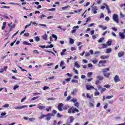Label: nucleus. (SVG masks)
<instances>
[{
  "instance_id": "obj_45",
  "label": "nucleus",
  "mask_w": 125,
  "mask_h": 125,
  "mask_svg": "<svg viewBox=\"0 0 125 125\" xmlns=\"http://www.w3.org/2000/svg\"><path fill=\"white\" fill-rule=\"evenodd\" d=\"M33 53H36L37 54H39L40 52L38 51V50H33Z\"/></svg>"
},
{
  "instance_id": "obj_40",
  "label": "nucleus",
  "mask_w": 125,
  "mask_h": 125,
  "mask_svg": "<svg viewBox=\"0 0 125 125\" xmlns=\"http://www.w3.org/2000/svg\"><path fill=\"white\" fill-rule=\"evenodd\" d=\"M77 89H73V90L71 94L74 95V94H75V93H76L77 92Z\"/></svg>"
},
{
  "instance_id": "obj_19",
  "label": "nucleus",
  "mask_w": 125,
  "mask_h": 125,
  "mask_svg": "<svg viewBox=\"0 0 125 125\" xmlns=\"http://www.w3.org/2000/svg\"><path fill=\"white\" fill-rule=\"evenodd\" d=\"M67 51V49H63L62 51L61 52V55L62 56H63V55H65V52Z\"/></svg>"
},
{
  "instance_id": "obj_61",
  "label": "nucleus",
  "mask_w": 125,
  "mask_h": 125,
  "mask_svg": "<svg viewBox=\"0 0 125 125\" xmlns=\"http://www.w3.org/2000/svg\"><path fill=\"white\" fill-rule=\"evenodd\" d=\"M97 87L98 88V89H101L102 88V87L100 85H97Z\"/></svg>"
},
{
  "instance_id": "obj_56",
  "label": "nucleus",
  "mask_w": 125,
  "mask_h": 125,
  "mask_svg": "<svg viewBox=\"0 0 125 125\" xmlns=\"http://www.w3.org/2000/svg\"><path fill=\"white\" fill-rule=\"evenodd\" d=\"M107 33H110V31H105L104 32V33L103 34V36H105V35H106V34H107Z\"/></svg>"
},
{
  "instance_id": "obj_39",
  "label": "nucleus",
  "mask_w": 125,
  "mask_h": 125,
  "mask_svg": "<svg viewBox=\"0 0 125 125\" xmlns=\"http://www.w3.org/2000/svg\"><path fill=\"white\" fill-rule=\"evenodd\" d=\"M102 45H103V48H107V46H108V45L104 43H103Z\"/></svg>"
},
{
  "instance_id": "obj_17",
  "label": "nucleus",
  "mask_w": 125,
  "mask_h": 125,
  "mask_svg": "<svg viewBox=\"0 0 125 125\" xmlns=\"http://www.w3.org/2000/svg\"><path fill=\"white\" fill-rule=\"evenodd\" d=\"M99 28H101L103 31H105V30H107V26H104L103 25L100 24L98 25Z\"/></svg>"
},
{
  "instance_id": "obj_47",
  "label": "nucleus",
  "mask_w": 125,
  "mask_h": 125,
  "mask_svg": "<svg viewBox=\"0 0 125 125\" xmlns=\"http://www.w3.org/2000/svg\"><path fill=\"white\" fill-rule=\"evenodd\" d=\"M90 53L89 52H85V57H87V56H90Z\"/></svg>"
},
{
  "instance_id": "obj_44",
  "label": "nucleus",
  "mask_w": 125,
  "mask_h": 125,
  "mask_svg": "<svg viewBox=\"0 0 125 125\" xmlns=\"http://www.w3.org/2000/svg\"><path fill=\"white\" fill-rule=\"evenodd\" d=\"M49 88V87L45 86L42 88V89L43 90H46V89H48Z\"/></svg>"
},
{
  "instance_id": "obj_28",
  "label": "nucleus",
  "mask_w": 125,
  "mask_h": 125,
  "mask_svg": "<svg viewBox=\"0 0 125 125\" xmlns=\"http://www.w3.org/2000/svg\"><path fill=\"white\" fill-rule=\"evenodd\" d=\"M71 83H79V81L75 79H73L71 80Z\"/></svg>"
},
{
  "instance_id": "obj_29",
  "label": "nucleus",
  "mask_w": 125,
  "mask_h": 125,
  "mask_svg": "<svg viewBox=\"0 0 125 125\" xmlns=\"http://www.w3.org/2000/svg\"><path fill=\"white\" fill-rule=\"evenodd\" d=\"M106 44L109 46V45H111L112 44V41H108L106 42Z\"/></svg>"
},
{
  "instance_id": "obj_41",
  "label": "nucleus",
  "mask_w": 125,
  "mask_h": 125,
  "mask_svg": "<svg viewBox=\"0 0 125 125\" xmlns=\"http://www.w3.org/2000/svg\"><path fill=\"white\" fill-rule=\"evenodd\" d=\"M111 98H113V96H107L106 97L105 99H111Z\"/></svg>"
},
{
  "instance_id": "obj_9",
  "label": "nucleus",
  "mask_w": 125,
  "mask_h": 125,
  "mask_svg": "<svg viewBox=\"0 0 125 125\" xmlns=\"http://www.w3.org/2000/svg\"><path fill=\"white\" fill-rule=\"evenodd\" d=\"M107 63V61L104 60V61H100L99 62V64L98 65V67H102L103 65L101 64H106Z\"/></svg>"
},
{
  "instance_id": "obj_54",
  "label": "nucleus",
  "mask_w": 125,
  "mask_h": 125,
  "mask_svg": "<svg viewBox=\"0 0 125 125\" xmlns=\"http://www.w3.org/2000/svg\"><path fill=\"white\" fill-rule=\"evenodd\" d=\"M105 21H110V18L109 17L107 16L105 18Z\"/></svg>"
},
{
  "instance_id": "obj_57",
  "label": "nucleus",
  "mask_w": 125,
  "mask_h": 125,
  "mask_svg": "<svg viewBox=\"0 0 125 125\" xmlns=\"http://www.w3.org/2000/svg\"><path fill=\"white\" fill-rule=\"evenodd\" d=\"M24 37H29V36H30V33H24Z\"/></svg>"
},
{
  "instance_id": "obj_16",
  "label": "nucleus",
  "mask_w": 125,
  "mask_h": 125,
  "mask_svg": "<svg viewBox=\"0 0 125 125\" xmlns=\"http://www.w3.org/2000/svg\"><path fill=\"white\" fill-rule=\"evenodd\" d=\"M42 105V104L41 103L38 104V108L40 110H43V109H45V106H43V105Z\"/></svg>"
},
{
  "instance_id": "obj_53",
  "label": "nucleus",
  "mask_w": 125,
  "mask_h": 125,
  "mask_svg": "<svg viewBox=\"0 0 125 125\" xmlns=\"http://www.w3.org/2000/svg\"><path fill=\"white\" fill-rule=\"evenodd\" d=\"M44 17H45V15L43 14L40 16V18L41 19H42V18H44Z\"/></svg>"
},
{
  "instance_id": "obj_60",
  "label": "nucleus",
  "mask_w": 125,
  "mask_h": 125,
  "mask_svg": "<svg viewBox=\"0 0 125 125\" xmlns=\"http://www.w3.org/2000/svg\"><path fill=\"white\" fill-rule=\"evenodd\" d=\"M1 8H8L9 9L10 8V7H9V6H4L2 7H1Z\"/></svg>"
},
{
  "instance_id": "obj_1",
  "label": "nucleus",
  "mask_w": 125,
  "mask_h": 125,
  "mask_svg": "<svg viewBox=\"0 0 125 125\" xmlns=\"http://www.w3.org/2000/svg\"><path fill=\"white\" fill-rule=\"evenodd\" d=\"M110 71V69H109V68H104L102 69V72L104 74V76L105 77V78H109L110 77V75H111L110 74V73H107L108 71Z\"/></svg>"
},
{
  "instance_id": "obj_49",
  "label": "nucleus",
  "mask_w": 125,
  "mask_h": 125,
  "mask_svg": "<svg viewBox=\"0 0 125 125\" xmlns=\"http://www.w3.org/2000/svg\"><path fill=\"white\" fill-rule=\"evenodd\" d=\"M86 97L87 98H89V99H91V96L88 93H86Z\"/></svg>"
},
{
  "instance_id": "obj_18",
  "label": "nucleus",
  "mask_w": 125,
  "mask_h": 125,
  "mask_svg": "<svg viewBox=\"0 0 125 125\" xmlns=\"http://www.w3.org/2000/svg\"><path fill=\"white\" fill-rule=\"evenodd\" d=\"M109 56H105V55H103L101 56L100 58L101 59H108L109 58Z\"/></svg>"
},
{
  "instance_id": "obj_8",
  "label": "nucleus",
  "mask_w": 125,
  "mask_h": 125,
  "mask_svg": "<svg viewBox=\"0 0 125 125\" xmlns=\"http://www.w3.org/2000/svg\"><path fill=\"white\" fill-rule=\"evenodd\" d=\"M86 88L87 90H91V89H95V90H97V89L94 88V87L90 85H86Z\"/></svg>"
},
{
  "instance_id": "obj_42",
  "label": "nucleus",
  "mask_w": 125,
  "mask_h": 125,
  "mask_svg": "<svg viewBox=\"0 0 125 125\" xmlns=\"http://www.w3.org/2000/svg\"><path fill=\"white\" fill-rule=\"evenodd\" d=\"M104 5L105 6V8L106 9H107V10H108V9H110V7H109V6H108V5H106L105 3H104Z\"/></svg>"
},
{
  "instance_id": "obj_7",
  "label": "nucleus",
  "mask_w": 125,
  "mask_h": 125,
  "mask_svg": "<svg viewBox=\"0 0 125 125\" xmlns=\"http://www.w3.org/2000/svg\"><path fill=\"white\" fill-rule=\"evenodd\" d=\"M28 105H20L19 106L15 107L14 109L16 110H21V109H23V108H27Z\"/></svg>"
},
{
  "instance_id": "obj_24",
  "label": "nucleus",
  "mask_w": 125,
  "mask_h": 125,
  "mask_svg": "<svg viewBox=\"0 0 125 125\" xmlns=\"http://www.w3.org/2000/svg\"><path fill=\"white\" fill-rule=\"evenodd\" d=\"M74 105L75 107H77V108H79L80 107V103H79V102L75 103L74 104Z\"/></svg>"
},
{
  "instance_id": "obj_15",
  "label": "nucleus",
  "mask_w": 125,
  "mask_h": 125,
  "mask_svg": "<svg viewBox=\"0 0 125 125\" xmlns=\"http://www.w3.org/2000/svg\"><path fill=\"white\" fill-rule=\"evenodd\" d=\"M118 56L119 58L123 57V56H125V52L120 51L118 53Z\"/></svg>"
},
{
  "instance_id": "obj_25",
  "label": "nucleus",
  "mask_w": 125,
  "mask_h": 125,
  "mask_svg": "<svg viewBox=\"0 0 125 125\" xmlns=\"http://www.w3.org/2000/svg\"><path fill=\"white\" fill-rule=\"evenodd\" d=\"M74 42H75V40H74V39H73L72 38L69 39V43H70V44H73V43H74Z\"/></svg>"
},
{
  "instance_id": "obj_34",
  "label": "nucleus",
  "mask_w": 125,
  "mask_h": 125,
  "mask_svg": "<svg viewBox=\"0 0 125 125\" xmlns=\"http://www.w3.org/2000/svg\"><path fill=\"white\" fill-rule=\"evenodd\" d=\"M71 102H73V103H76L78 101V100H77V99H72L71 100Z\"/></svg>"
},
{
  "instance_id": "obj_37",
  "label": "nucleus",
  "mask_w": 125,
  "mask_h": 125,
  "mask_svg": "<svg viewBox=\"0 0 125 125\" xmlns=\"http://www.w3.org/2000/svg\"><path fill=\"white\" fill-rule=\"evenodd\" d=\"M35 40L36 42H40V37H39L38 36L35 37Z\"/></svg>"
},
{
  "instance_id": "obj_59",
  "label": "nucleus",
  "mask_w": 125,
  "mask_h": 125,
  "mask_svg": "<svg viewBox=\"0 0 125 125\" xmlns=\"http://www.w3.org/2000/svg\"><path fill=\"white\" fill-rule=\"evenodd\" d=\"M38 98H39V97H34L31 99V101H32L33 100H36V99H38Z\"/></svg>"
},
{
  "instance_id": "obj_55",
  "label": "nucleus",
  "mask_w": 125,
  "mask_h": 125,
  "mask_svg": "<svg viewBox=\"0 0 125 125\" xmlns=\"http://www.w3.org/2000/svg\"><path fill=\"white\" fill-rule=\"evenodd\" d=\"M71 81V78H67L65 79V81L66 82V83H69Z\"/></svg>"
},
{
  "instance_id": "obj_21",
  "label": "nucleus",
  "mask_w": 125,
  "mask_h": 125,
  "mask_svg": "<svg viewBox=\"0 0 125 125\" xmlns=\"http://www.w3.org/2000/svg\"><path fill=\"white\" fill-rule=\"evenodd\" d=\"M42 38L45 41H47V35L46 34H45L44 35L42 36Z\"/></svg>"
},
{
  "instance_id": "obj_30",
  "label": "nucleus",
  "mask_w": 125,
  "mask_h": 125,
  "mask_svg": "<svg viewBox=\"0 0 125 125\" xmlns=\"http://www.w3.org/2000/svg\"><path fill=\"white\" fill-rule=\"evenodd\" d=\"M3 108H8L9 107V104H6L2 106Z\"/></svg>"
},
{
  "instance_id": "obj_62",
  "label": "nucleus",
  "mask_w": 125,
  "mask_h": 125,
  "mask_svg": "<svg viewBox=\"0 0 125 125\" xmlns=\"http://www.w3.org/2000/svg\"><path fill=\"white\" fill-rule=\"evenodd\" d=\"M63 65H64V62L61 61V63H60V66L62 67L63 66Z\"/></svg>"
},
{
  "instance_id": "obj_46",
  "label": "nucleus",
  "mask_w": 125,
  "mask_h": 125,
  "mask_svg": "<svg viewBox=\"0 0 125 125\" xmlns=\"http://www.w3.org/2000/svg\"><path fill=\"white\" fill-rule=\"evenodd\" d=\"M68 7H69V5H67L65 7H62V10H65V9L68 8Z\"/></svg>"
},
{
  "instance_id": "obj_4",
  "label": "nucleus",
  "mask_w": 125,
  "mask_h": 125,
  "mask_svg": "<svg viewBox=\"0 0 125 125\" xmlns=\"http://www.w3.org/2000/svg\"><path fill=\"white\" fill-rule=\"evenodd\" d=\"M113 20H114V21H115V22L118 23H119V16H118V15H117L116 14H113Z\"/></svg>"
},
{
  "instance_id": "obj_13",
  "label": "nucleus",
  "mask_w": 125,
  "mask_h": 125,
  "mask_svg": "<svg viewBox=\"0 0 125 125\" xmlns=\"http://www.w3.org/2000/svg\"><path fill=\"white\" fill-rule=\"evenodd\" d=\"M57 113V111L55 110H53L52 113H48L49 114V117H53L55 116V114Z\"/></svg>"
},
{
  "instance_id": "obj_52",
  "label": "nucleus",
  "mask_w": 125,
  "mask_h": 125,
  "mask_svg": "<svg viewBox=\"0 0 125 125\" xmlns=\"http://www.w3.org/2000/svg\"><path fill=\"white\" fill-rule=\"evenodd\" d=\"M93 64H96L97 62H98V61L97 60H93L92 61Z\"/></svg>"
},
{
  "instance_id": "obj_26",
  "label": "nucleus",
  "mask_w": 125,
  "mask_h": 125,
  "mask_svg": "<svg viewBox=\"0 0 125 125\" xmlns=\"http://www.w3.org/2000/svg\"><path fill=\"white\" fill-rule=\"evenodd\" d=\"M70 123H73V122H74V121L75 120V118L73 116H70Z\"/></svg>"
},
{
  "instance_id": "obj_6",
  "label": "nucleus",
  "mask_w": 125,
  "mask_h": 125,
  "mask_svg": "<svg viewBox=\"0 0 125 125\" xmlns=\"http://www.w3.org/2000/svg\"><path fill=\"white\" fill-rule=\"evenodd\" d=\"M97 10H98V8L96 6H94L92 7L91 11L94 14H96L97 13Z\"/></svg>"
},
{
  "instance_id": "obj_50",
  "label": "nucleus",
  "mask_w": 125,
  "mask_h": 125,
  "mask_svg": "<svg viewBox=\"0 0 125 125\" xmlns=\"http://www.w3.org/2000/svg\"><path fill=\"white\" fill-rule=\"evenodd\" d=\"M19 87V86L16 85L14 86L13 89L14 90H15L16 89L18 88Z\"/></svg>"
},
{
  "instance_id": "obj_58",
  "label": "nucleus",
  "mask_w": 125,
  "mask_h": 125,
  "mask_svg": "<svg viewBox=\"0 0 125 125\" xmlns=\"http://www.w3.org/2000/svg\"><path fill=\"white\" fill-rule=\"evenodd\" d=\"M110 87L111 86H110L109 84H107L104 86V87H106V88H110Z\"/></svg>"
},
{
  "instance_id": "obj_22",
  "label": "nucleus",
  "mask_w": 125,
  "mask_h": 125,
  "mask_svg": "<svg viewBox=\"0 0 125 125\" xmlns=\"http://www.w3.org/2000/svg\"><path fill=\"white\" fill-rule=\"evenodd\" d=\"M6 26V22H3V25L1 27V30H4V29H5Z\"/></svg>"
},
{
  "instance_id": "obj_32",
  "label": "nucleus",
  "mask_w": 125,
  "mask_h": 125,
  "mask_svg": "<svg viewBox=\"0 0 125 125\" xmlns=\"http://www.w3.org/2000/svg\"><path fill=\"white\" fill-rule=\"evenodd\" d=\"M52 38H54L55 39V41H57V36H56L55 34H52Z\"/></svg>"
},
{
  "instance_id": "obj_27",
  "label": "nucleus",
  "mask_w": 125,
  "mask_h": 125,
  "mask_svg": "<svg viewBox=\"0 0 125 125\" xmlns=\"http://www.w3.org/2000/svg\"><path fill=\"white\" fill-rule=\"evenodd\" d=\"M112 52V48H108L106 49V53H111Z\"/></svg>"
},
{
  "instance_id": "obj_33",
  "label": "nucleus",
  "mask_w": 125,
  "mask_h": 125,
  "mask_svg": "<svg viewBox=\"0 0 125 125\" xmlns=\"http://www.w3.org/2000/svg\"><path fill=\"white\" fill-rule=\"evenodd\" d=\"M56 10V9L55 8H52L51 9H48L47 11H55Z\"/></svg>"
},
{
  "instance_id": "obj_20",
  "label": "nucleus",
  "mask_w": 125,
  "mask_h": 125,
  "mask_svg": "<svg viewBox=\"0 0 125 125\" xmlns=\"http://www.w3.org/2000/svg\"><path fill=\"white\" fill-rule=\"evenodd\" d=\"M103 79H104L103 77L102 76H100V75L98 76L97 77V79L98 81H103Z\"/></svg>"
},
{
  "instance_id": "obj_63",
  "label": "nucleus",
  "mask_w": 125,
  "mask_h": 125,
  "mask_svg": "<svg viewBox=\"0 0 125 125\" xmlns=\"http://www.w3.org/2000/svg\"><path fill=\"white\" fill-rule=\"evenodd\" d=\"M108 108V104H105V105L104 106V109H106Z\"/></svg>"
},
{
  "instance_id": "obj_14",
  "label": "nucleus",
  "mask_w": 125,
  "mask_h": 125,
  "mask_svg": "<svg viewBox=\"0 0 125 125\" xmlns=\"http://www.w3.org/2000/svg\"><path fill=\"white\" fill-rule=\"evenodd\" d=\"M114 80L115 83H119V82H121V80H120V78L118 75H116L115 76Z\"/></svg>"
},
{
  "instance_id": "obj_36",
  "label": "nucleus",
  "mask_w": 125,
  "mask_h": 125,
  "mask_svg": "<svg viewBox=\"0 0 125 125\" xmlns=\"http://www.w3.org/2000/svg\"><path fill=\"white\" fill-rule=\"evenodd\" d=\"M46 111H47V112H49V111H50V110H51V106H49L47 107L46 109H45Z\"/></svg>"
},
{
  "instance_id": "obj_2",
  "label": "nucleus",
  "mask_w": 125,
  "mask_h": 125,
  "mask_svg": "<svg viewBox=\"0 0 125 125\" xmlns=\"http://www.w3.org/2000/svg\"><path fill=\"white\" fill-rule=\"evenodd\" d=\"M76 112H79V109L73 107H71L68 110V114H71V113H72V114H75Z\"/></svg>"
},
{
  "instance_id": "obj_38",
  "label": "nucleus",
  "mask_w": 125,
  "mask_h": 125,
  "mask_svg": "<svg viewBox=\"0 0 125 125\" xmlns=\"http://www.w3.org/2000/svg\"><path fill=\"white\" fill-rule=\"evenodd\" d=\"M19 68H20L22 72H27V70H26V69H22L21 66H19Z\"/></svg>"
},
{
  "instance_id": "obj_64",
  "label": "nucleus",
  "mask_w": 125,
  "mask_h": 125,
  "mask_svg": "<svg viewBox=\"0 0 125 125\" xmlns=\"http://www.w3.org/2000/svg\"><path fill=\"white\" fill-rule=\"evenodd\" d=\"M91 75H92V72H88L87 73L88 77H91Z\"/></svg>"
},
{
  "instance_id": "obj_12",
  "label": "nucleus",
  "mask_w": 125,
  "mask_h": 125,
  "mask_svg": "<svg viewBox=\"0 0 125 125\" xmlns=\"http://www.w3.org/2000/svg\"><path fill=\"white\" fill-rule=\"evenodd\" d=\"M8 26L10 29V32L12 30V29H14V28H15L16 24L15 23H14V24H13V25H11V23H8Z\"/></svg>"
},
{
  "instance_id": "obj_11",
  "label": "nucleus",
  "mask_w": 125,
  "mask_h": 125,
  "mask_svg": "<svg viewBox=\"0 0 125 125\" xmlns=\"http://www.w3.org/2000/svg\"><path fill=\"white\" fill-rule=\"evenodd\" d=\"M40 47L41 48H52L53 47V45L52 44H51L50 45H48L45 47V45H41L40 46Z\"/></svg>"
},
{
  "instance_id": "obj_10",
  "label": "nucleus",
  "mask_w": 125,
  "mask_h": 125,
  "mask_svg": "<svg viewBox=\"0 0 125 125\" xmlns=\"http://www.w3.org/2000/svg\"><path fill=\"white\" fill-rule=\"evenodd\" d=\"M119 35L121 40H125V32H119Z\"/></svg>"
},
{
  "instance_id": "obj_43",
  "label": "nucleus",
  "mask_w": 125,
  "mask_h": 125,
  "mask_svg": "<svg viewBox=\"0 0 125 125\" xmlns=\"http://www.w3.org/2000/svg\"><path fill=\"white\" fill-rule=\"evenodd\" d=\"M104 14H103V13H102L101 14L100 17V19H101L102 18H104Z\"/></svg>"
},
{
  "instance_id": "obj_3",
  "label": "nucleus",
  "mask_w": 125,
  "mask_h": 125,
  "mask_svg": "<svg viewBox=\"0 0 125 125\" xmlns=\"http://www.w3.org/2000/svg\"><path fill=\"white\" fill-rule=\"evenodd\" d=\"M45 117H46L47 121H50V120L51 119V117H49V114H48V113H47L46 115L42 114L41 116L39 117V119L42 120L43 119V118H45Z\"/></svg>"
},
{
  "instance_id": "obj_48",
  "label": "nucleus",
  "mask_w": 125,
  "mask_h": 125,
  "mask_svg": "<svg viewBox=\"0 0 125 125\" xmlns=\"http://www.w3.org/2000/svg\"><path fill=\"white\" fill-rule=\"evenodd\" d=\"M71 96H68L66 98V101H69V100H71Z\"/></svg>"
},
{
  "instance_id": "obj_23",
  "label": "nucleus",
  "mask_w": 125,
  "mask_h": 125,
  "mask_svg": "<svg viewBox=\"0 0 125 125\" xmlns=\"http://www.w3.org/2000/svg\"><path fill=\"white\" fill-rule=\"evenodd\" d=\"M23 44H25V45H32V44L31 43H29L27 42L24 41L23 42Z\"/></svg>"
},
{
  "instance_id": "obj_31",
  "label": "nucleus",
  "mask_w": 125,
  "mask_h": 125,
  "mask_svg": "<svg viewBox=\"0 0 125 125\" xmlns=\"http://www.w3.org/2000/svg\"><path fill=\"white\" fill-rule=\"evenodd\" d=\"M100 83H101L100 80H97L95 82V84H96V85H98L100 84Z\"/></svg>"
},
{
  "instance_id": "obj_5",
  "label": "nucleus",
  "mask_w": 125,
  "mask_h": 125,
  "mask_svg": "<svg viewBox=\"0 0 125 125\" xmlns=\"http://www.w3.org/2000/svg\"><path fill=\"white\" fill-rule=\"evenodd\" d=\"M63 106H64V104H63L62 103H60L58 104V109L59 110V111H60V112H62V111H63Z\"/></svg>"
},
{
  "instance_id": "obj_51",
  "label": "nucleus",
  "mask_w": 125,
  "mask_h": 125,
  "mask_svg": "<svg viewBox=\"0 0 125 125\" xmlns=\"http://www.w3.org/2000/svg\"><path fill=\"white\" fill-rule=\"evenodd\" d=\"M120 18H123V17H125V15L123 14V13H122V12H120Z\"/></svg>"
},
{
  "instance_id": "obj_35",
  "label": "nucleus",
  "mask_w": 125,
  "mask_h": 125,
  "mask_svg": "<svg viewBox=\"0 0 125 125\" xmlns=\"http://www.w3.org/2000/svg\"><path fill=\"white\" fill-rule=\"evenodd\" d=\"M75 66L77 68H80L81 67V66L79 65V63H78V62H75Z\"/></svg>"
}]
</instances>
